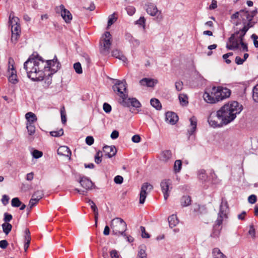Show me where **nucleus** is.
Returning a JSON list of instances; mask_svg holds the SVG:
<instances>
[{"instance_id": "1", "label": "nucleus", "mask_w": 258, "mask_h": 258, "mask_svg": "<svg viewBox=\"0 0 258 258\" xmlns=\"http://www.w3.org/2000/svg\"><path fill=\"white\" fill-rule=\"evenodd\" d=\"M257 14V10L249 12L245 9L241 10L232 14L231 16L232 23L238 26L242 24L243 27L239 31H237L229 38L226 44V48L229 50L242 49L243 51H247L248 47L243 42L244 36L250 28L255 24L253 21L254 17Z\"/></svg>"}, {"instance_id": "2", "label": "nucleus", "mask_w": 258, "mask_h": 258, "mask_svg": "<svg viewBox=\"0 0 258 258\" xmlns=\"http://www.w3.org/2000/svg\"><path fill=\"white\" fill-rule=\"evenodd\" d=\"M60 64L56 56L52 60L45 61L38 54H33L24 63V69L27 77L33 81H41L47 78L48 85L51 83L49 79L52 75L58 71Z\"/></svg>"}, {"instance_id": "3", "label": "nucleus", "mask_w": 258, "mask_h": 258, "mask_svg": "<svg viewBox=\"0 0 258 258\" xmlns=\"http://www.w3.org/2000/svg\"><path fill=\"white\" fill-rule=\"evenodd\" d=\"M242 109V105L238 102H229L217 111V117L223 124L227 125L233 121Z\"/></svg>"}, {"instance_id": "4", "label": "nucleus", "mask_w": 258, "mask_h": 258, "mask_svg": "<svg viewBox=\"0 0 258 258\" xmlns=\"http://www.w3.org/2000/svg\"><path fill=\"white\" fill-rule=\"evenodd\" d=\"M112 89L119 97L118 101L122 106L124 107L132 106L135 108H140L141 106V104L136 98L128 97L127 84L124 80H116V82L112 86Z\"/></svg>"}, {"instance_id": "5", "label": "nucleus", "mask_w": 258, "mask_h": 258, "mask_svg": "<svg viewBox=\"0 0 258 258\" xmlns=\"http://www.w3.org/2000/svg\"><path fill=\"white\" fill-rule=\"evenodd\" d=\"M20 20L18 17H15L13 14H10L9 16V23L11 26L12 37L13 42L16 43L21 33Z\"/></svg>"}, {"instance_id": "6", "label": "nucleus", "mask_w": 258, "mask_h": 258, "mask_svg": "<svg viewBox=\"0 0 258 258\" xmlns=\"http://www.w3.org/2000/svg\"><path fill=\"white\" fill-rule=\"evenodd\" d=\"M112 232L115 235H123L127 226L124 220L120 218H115L112 220L110 225Z\"/></svg>"}, {"instance_id": "7", "label": "nucleus", "mask_w": 258, "mask_h": 258, "mask_svg": "<svg viewBox=\"0 0 258 258\" xmlns=\"http://www.w3.org/2000/svg\"><path fill=\"white\" fill-rule=\"evenodd\" d=\"M112 36L109 32H106L102 35L100 41V51L103 55L109 53L112 43Z\"/></svg>"}, {"instance_id": "8", "label": "nucleus", "mask_w": 258, "mask_h": 258, "mask_svg": "<svg viewBox=\"0 0 258 258\" xmlns=\"http://www.w3.org/2000/svg\"><path fill=\"white\" fill-rule=\"evenodd\" d=\"M144 8L148 14L153 17H156L157 20L161 21L162 20V12L158 9L155 4L147 2L145 4Z\"/></svg>"}, {"instance_id": "9", "label": "nucleus", "mask_w": 258, "mask_h": 258, "mask_svg": "<svg viewBox=\"0 0 258 258\" xmlns=\"http://www.w3.org/2000/svg\"><path fill=\"white\" fill-rule=\"evenodd\" d=\"M213 90L216 92L218 101L229 97L231 95V91L227 88L213 87Z\"/></svg>"}, {"instance_id": "10", "label": "nucleus", "mask_w": 258, "mask_h": 258, "mask_svg": "<svg viewBox=\"0 0 258 258\" xmlns=\"http://www.w3.org/2000/svg\"><path fill=\"white\" fill-rule=\"evenodd\" d=\"M227 207L226 205V203H224L222 202L220 207V211L218 214V218L216 220V225L214 227V228L216 229L217 226H219L223 222V220L227 218Z\"/></svg>"}, {"instance_id": "11", "label": "nucleus", "mask_w": 258, "mask_h": 258, "mask_svg": "<svg viewBox=\"0 0 258 258\" xmlns=\"http://www.w3.org/2000/svg\"><path fill=\"white\" fill-rule=\"evenodd\" d=\"M153 189V186L146 182L144 183L142 187L140 194V203L143 204L145 201L147 194Z\"/></svg>"}, {"instance_id": "12", "label": "nucleus", "mask_w": 258, "mask_h": 258, "mask_svg": "<svg viewBox=\"0 0 258 258\" xmlns=\"http://www.w3.org/2000/svg\"><path fill=\"white\" fill-rule=\"evenodd\" d=\"M203 98L208 103H215L218 101L216 92H214L213 87L210 92L207 91L205 92Z\"/></svg>"}, {"instance_id": "13", "label": "nucleus", "mask_w": 258, "mask_h": 258, "mask_svg": "<svg viewBox=\"0 0 258 258\" xmlns=\"http://www.w3.org/2000/svg\"><path fill=\"white\" fill-rule=\"evenodd\" d=\"M171 182L169 179H164L161 181L160 186L162 191L164 195V198L166 200L169 196V187Z\"/></svg>"}, {"instance_id": "14", "label": "nucleus", "mask_w": 258, "mask_h": 258, "mask_svg": "<svg viewBox=\"0 0 258 258\" xmlns=\"http://www.w3.org/2000/svg\"><path fill=\"white\" fill-rule=\"evenodd\" d=\"M216 118L218 119L217 117V112H212L208 119V122L209 125L214 127H220L222 126L224 124L222 123L221 120H220V122H218L216 120Z\"/></svg>"}, {"instance_id": "15", "label": "nucleus", "mask_w": 258, "mask_h": 258, "mask_svg": "<svg viewBox=\"0 0 258 258\" xmlns=\"http://www.w3.org/2000/svg\"><path fill=\"white\" fill-rule=\"evenodd\" d=\"M59 10L60 11L61 16L66 23H69L72 19V15L69 10L64 8L63 5L59 6Z\"/></svg>"}, {"instance_id": "16", "label": "nucleus", "mask_w": 258, "mask_h": 258, "mask_svg": "<svg viewBox=\"0 0 258 258\" xmlns=\"http://www.w3.org/2000/svg\"><path fill=\"white\" fill-rule=\"evenodd\" d=\"M104 155L108 158H111L115 156L117 150L114 146H105L103 148Z\"/></svg>"}, {"instance_id": "17", "label": "nucleus", "mask_w": 258, "mask_h": 258, "mask_svg": "<svg viewBox=\"0 0 258 258\" xmlns=\"http://www.w3.org/2000/svg\"><path fill=\"white\" fill-rule=\"evenodd\" d=\"M178 117L177 114L173 112H167L165 114V120L167 122L171 124H174L178 121Z\"/></svg>"}, {"instance_id": "18", "label": "nucleus", "mask_w": 258, "mask_h": 258, "mask_svg": "<svg viewBox=\"0 0 258 258\" xmlns=\"http://www.w3.org/2000/svg\"><path fill=\"white\" fill-rule=\"evenodd\" d=\"M190 125L187 129V133L189 136L193 135L196 131L197 119L196 117L192 116L189 119Z\"/></svg>"}, {"instance_id": "19", "label": "nucleus", "mask_w": 258, "mask_h": 258, "mask_svg": "<svg viewBox=\"0 0 258 258\" xmlns=\"http://www.w3.org/2000/svg\"><path fill=\"white\" fill-rule=\"evenodd\" d=\"M25 118L26 119V125H35L34 123L37 120L36 115L32 112L26 113Z\"/></svg>"}, {"instance_id": "20", "label": "nucleus", "mask_w": 258, "mask_h": 258, "mask_svg": "<svg viewBox=\"0 0 258 258\" xmlns=\"http://www.w3.org/2000/svg\"><path fill=\"white\" fill-rule=\"evenodd\" d=\"M79 182L83 188L87 190L91 189L93 185L92 181L86 177L81 178Z\"/></svg>"}, {"instance_id": "21", "label": "nucleus", "mask_w": 258, "mask_h": 258, "mask_svg": "<svg viewBox=\"0 0 258 258\" xmlns=\"http://www.w3.org/2000/svg\"><path fill=\"white\" fill-rule=\"evenodd\" d=\"M172 158V153L170 150H165L162 151L159 157L160 160L164 162L167 163Z\"/></svg>"}, {"instance_id": "22", "label": "nucleus", "mask_w": 258, "mask_h": 258, "mask_svg": "<svg viewBox=\"0 0 258 258\" xmlns=\"http://www.w3.org/2000/svg\"><path fill=\"white\" fill-rule=\"evenodd\" d=\"M157 80L153 79L144 78L140 80V83L141 85L149 87H153L157 83Z\"/></svg>"}, {"instance_id": "23", "label": "nucleus", "mask_w": 258, "mask_h": 258, "mask_svg": "<svg viewBox=\"0 0 258 258\" xmlns=\"http://www.w3.org/2000/svg\"><path fill=\"white\" fill-rule=\"evenodd\" d=\"M24 239H25V243H24V250L26 252L30 243L31 241V236H30V232L28 229H26L24 231Z\"/></svg>"}, {"instance_id": "24", "label": "nucleus", "mask_w": 258, "mask_h": 258, "mask_svg": "<svg viewBox=\"0 0 258 258\" xmlns=\"http://www.w3.org/2000/svg\"><path fill=\"white\" fill-rule=\"evenodd\" d=\"M57 154L59 155L69 157L71 155V152L67 146H62L57 149Z\"/></svg>"}, {"instance_id": "25", "label": "nucleus", "mask_w": 258, "mask_h": 258, "mask_svg": "<svg viewBox=\"0 0 258 258\" xmlns=\"http://www.w3.org/2000/svg\"><path fill=\"white\" fill-rule=\"evenodd\" d=\"M14 60L10 57L9 59V66L8 68V76H14L17 75V71L14 67Z\"/></svg>"}, {"instance_id": "26", "label": "nucleus", "mask_w": 258, "mask_h": 258, "mask_svg": "<svg viewBox=\"0 0 258 258\" xmlns=\"http://www.w3.org/2000/svg\"><path fill=\"white\" fill-rule=\"evenodd\" d=\"M112 55L113 57L122 60L124 62H125L127 60L126 58L123 55L122 52L118 49L113 50L112 51Z\"/></svg>"}, {"instance_id": "27", "label": "nucleus", "mask_w": 258, "mask_h": 258, "mask_svg": "<svg viewBox=\"0 0 258 258\" xmlns=\"http://www.w3.org/2000/svg\"><path fill=\"white\" fill-rule=\"evenodd\" d=\"M168 222L169 227L171 228L176 226L179 223L178 219H177L176 215H172L168 217Z\"/></svg>"}, {"instance_id": "28", "label": "nucleus", "mask_w": 258, "mask_h": 258, "mask_svg": "<svg viewBox=\"0 0 258 258\" xmlns=\"http://www.w3.org/2000/svg\"><path fill=\"white\" fill-rule=\"evenodd\" d=\"M180 203L182 207H187L191 204V198L188 196H183L180 200Z\"/></svg>"}, {"instance_id": "29", "label": "nucleus", "mask_w": 258, "mask_h": 258, "mask_svg": "<svg viewBox=\"0 0 258 258\" xmlns=\"http://www.w3.org/2000/svg\"><path fill=\"white\" fill-rule=\"evenodd\" d=\"M214 258H226V256L218 248H215L213 250Z\"/></svg>"}, {"instance_id": "30", "label": "nucleus", "mask_w": 258, "mask_h": 258, "mask_svg": "<svg viewBox=\"0 0 258 258\" xmlns=\"http://www.w3.org/2000/svg\"><path fill=\"white\" fill-rule=\"evenodd\" d=\"M151 105L157 110L161 109L162 106L159 100L156 98H152L150 100Z\"/></svg>"}, {"instance_id": "31", "label": "nucleus", "mask_w": 258, "mask_h": 258, "mask_svg": "<svg viewBox=\"0 0 258 258\" xmlns=\"http://www.w3.org/2000/svg\"><path fill=\"white\" fill-rule=\"evenodd\" d=\"M179 100L180 101V104L182 106H185L187 105L188 102V97L186 94H180L178 96Z\"/></svg>"}, {"instance_id": "32", "label": "nucleus", "mask_w": 258, "mask_h": 258, "mask_svg": "<svg viewBox=\"0 0 258 258\" xmlns=\"http://www.w3.org/2000/svg\"><path fill=\"white\" fill-rule=\"evenodd\" d=\"M137 258H147L145 247L141 246L138 252Z\"/></svg>"}, {"instance_id": "33", "label": "nucleus", "mask_w": 258, "mask_h": 258, "mask_svg": "<svg viewBox=\"0 0 258 258\" xmlns=\"http://www.w3.org/2000/svg\"><path fill=\"white\" fill-rule=\"evenodd\" d=\"M2 228L4 232L8 235L12 229V226L9 223H4L2 224Z\"/></svg>"}, {"instance_id": "34", "label": "nucleus", "mask_w": 258, "mask_h": 258, "mask_svg": "<svg viewBox=\"0 0 258 258\" xmlns=\"http://www.w3.org/2000/svg\"><path fill=\"white\" fill-rule=\"evenodd\" d=\"M252 99L254 102H258V84L253 88Z\"/></svg>"}, {"instance_id": "35", "label": "nucleus", "mask_w": 258, "mask_h": 258, "mask_svg": "<svg viewBox=\"0 0 258 258\" xmlns=\"http://www.w3.org/2000/svg\"><path fill=\"white\" fill-rule=\"evenodd\" d=\"M182 162L180 160L175 161L174 165V170L175 172H179L181 169Z\"/></svg>"}, {"instance_id": "36", "label": "nucleus", "mask_w": 258, "mask_h": 258, "mask_svg": "<svg viewBox=\"0 0 258 258\" xmlns=\"http://www.w3.org/2000/svg\"><path fill=\"white\" fill-rule=\"evenodd\" d=\"M198 177L200 180L205 181L207 179V175L204 169H201L198 172Z\"/></svg>"}, {"instance_id": "37", "label": "nucleus", "mask_w": 258, "mask_h": 258, "mask_svg": "<svg viewBox=\"0 0 258 258\" xmlns=\"http://www.w3.org/2000/svg\"><path fill=\"white\" fill-rule=\"evenodd\" d=\"M74 68L75 72L78 74H81L83 72L81 64L80 62H76L74 64Z\"/></svg>"}, {"instance_id": "38", "label": "nucleus", "mask_w": 258, "mask_h": 258, "mask_svg": "<svg viewBox=\"0 0 258 258\" xmlns=\"http://www.w3.org/2000/svg\"><path fill=\"white\" fill-rule=\"evenodd\" d=\"M21 203L18 198H14L12 200L11 205L14 207H19L21 205Z\"/></svg>"}, {"instance_id": "39", "label": "nucleus", "mask_w": 258, "mask_h": 258, "mask_svg": "<svg viewBox=\"0 0 258 258\" xmlns=\"http://www.w3.org/2000/svg\"><path fill=\"white\" fill-rule=\"evenodd\" d=\"M50 134L51 136L54 137H59L63 135V131L61 128L57 131H52L50 132Z\"/></svg>"}, {"instance_id": "40", "label": "nucleus", "mask_w": 258, "mask_h": 258, "mask_svg": "<svg viewBox=\"0 0 258 258\" xmlns=\"http://www.w3.org/2000/svg\"><path fill=\"white\" fill-rule=\"evenodd\" d=\"M26 128L29 135L31 136L35 133V125H26Z\"/></svg>"}, {"instance_id": "41", "label": "nucleus", "mask_w": 258, "mask_h": 258, "mask_svg": "<svg viewBox=\"0 0 258 258\" xmlns=\"http://www.w3.org/2000/svg\"><path fill=\"white\" fill-rule=\"evenodd\" d=\"M8 80L9 82L13 84H16L19 81L17 75L14 76H8Z\"/></svg>"}, {"instance_id": "42", "label": "nucleus", "mask_w": 258, "mask_h": 258, "mask_svg": "<svg viewBox=\"0 0 258 258\" xmlns=\"http://www.w3.org/2000/svg\"><path fill=\"white\" fill-rule=\"evenodd\" d=\"M102 153L101 151L97 152L95 156V162L97 164L100 163L102 161Z\"/></svg>"}, {"instance_id": "43", "label": "nucleus", "mask_w": 258, "mask_h": 258, "mask_svg": "<svg viewBox=\"0 0 258 258\" xmlns=\"http://www.w3.org/2000/svg\"><path fill=\"white\" fill-rule=\"evenodd\" d=\"M204 209V207H201L199 205H195L192 208V210L197 214H199L202 213L201 210H203Z\"/></svg>"}, {"instance_id": "44", "label": "nucleus", "mask_w": 258, "mask_h": 258, "mask_svg": "<svg viewBox=\"0 0 258 258\" xmlns=\"http://www.w3.org/2000/svg\"><path fill=\"white\" fill-rule=\"evenodd\" d=\"M43 196V191L41 190H37L34 192L32 197L37 199L39 201L42 199Z\"/></svg>"}, {"instance_id": "45", "label": "nucleus", "mask_w": 258, "mask_h": 258, "mask_svg": "<svg viewBox=\"0 0 258 258\" xmlns=\"http://www.w3.org/2000/svg\"><path fill=\"white\" fill-rule=\"evenodd\" d=\"M140 229L141 231V235L143 238H149L150 237V234L146 232L145 228L144 227L141 226Z\"/></svg>"}, {"instance_id": "46", "label": "nucleus", "mask_w": 258, "mask_h": 258, "mask_svg": "<svg viewBox=\"0 0 258 258\" xmlns=\"http://www.w3.org/2000/svg\"><path fill=\"white\" fill-rule=\"evenodd\" d=\"M248 234L253 238L255 237V230L252 225L249 226Z\"/></svg>"}, {"instance_id": "47", "label": "nucleus", "mask_w": 258, "mask_h": 258, "mask_svg": "<svg viewBox=\"0 0 258 258\" xmlns=\"http://www.w3.org/2000/svg\"><path fill=\"white\" fill-rule=\"evenodd\" d=\"M126 10L127 14L130 16L133 15L136 12V9L135 8V7L131 6L127 7L126 8Z\"/></svg>"}, {"instance_id": "48", "label": "nucleus", "mask_w": 258, "mask_h": 258, "mask_svg": "<svg viewBox=\"0 0 258 258\" xmlns=\"http://www.w3.org/2000/svg\"><path fill=\"white\" fill-rule=\"evenodd\" d=\"M175 86L176 90L177 91H180L182 90L183 87V84L182 81H178L175 82Z\"/></svg>"}, {"instance_id": "49", "label": "nucleus", "mask_w": 258, "mask_h": 258, "mask_svg": "<svg viewBox=\"0 0 258 258\" xmlns=\"http://www.w3.org/2000/svg\"><path fill=\"white\" fill-rule=\"evenodd\" d=\"M32 155L34 158L37 159L41 157L43 155V153L41 151H38L37 150H34L32 152Z\"/></svg>"}, {"instance_id": "50", "label": "nucleus", "mask_w": 258, "mask_h": 258, "mask_svg": "<svg viewBox=\"0 0 258 258\" xmlns=\"http://www.w3.org/2000/svg\"><path fill=\"white\" fill-rule=\"evenodd\" d=\"M116 18L114 17V15L112 14L109 17L108 21V26L107 27H110L111 25H112L115 21H116Z\"/></svg>"}, {"instance_id": "51", "label": "nucleus", "mask_w": 258, "mask_h": 258, "mask_svg": "<svg viewBox=\"0 0 258 258\" xmlns=\"http://www.w3.org/2000/svg\"><path fill=\"white\" fill-rule=\"evenodd\" d=\"M39 200L36 198L32 197L29 201V207L30 209H31L33 207L35 206L38 202Z\"/></svg>"}, {"instance_id": "52", "label": "nucleus", "mask_w": 258, "mask_h": 258, "mask_svg": "<svg viewBox=\"0 0 258 258\" xmlns=\"http://www.w3.org/2000/svg\"><path fill=\"white\" fill-rule=\"evenodd\" d=\"M103 108L104 111L106 113H109L111 110V106L110 105L107 103H104L103 105Z\"/></svg>"}, {"instance_id": "53", "label": "nucleus", "mask_w": 258, "mask_h": 258, "mask_svg": "<svg viewBox=\"0 0 258 258\" xmlns=\"http://www.w3.org/2000/svg\"><path fill=\"white\" fill-rule=\"evenodd\" d=\"M111 258H120V255L118 251L115 249L111 250L110 252Z\"/></svg>"}, {"instance_id": "54", "label": "nucleus", "mask_w": 258, "mask_h": 258, "mask_svg": "<svg viewBox=\"0 0 258 258\" xmlns=\"http://www.w3.org/2000/svg\"><path fill=\"white\" fill-rule=\"evenodd\" d=\"M94 138L92 136H87L85 139L86 143L89 145L91 146L94 143Z\"/></svg>"}, {"instance_id": "55", "label": "nucleus", "mask_w": 258, "mask_h": 258, "mask_svg": "<svg viewBox=\"0 0 258 258\" xmlns=\"http://www.w3.org/2000/svg\"><path fill=\"white\" fill-rule=\"evenodd\" d=\"M87 203L89 205H90L91 208L92 210L93 211V212H96V211L98 210L97 207H96L93 201H92L91 200H88Z\"/></svg>"}, {"instance_id": "56", "label": "nucleus", "mask_w": 258, "mask_h": 258, "mask_svg": "<svg viewBox=\"0 0 258 258\" xmlns=\"http://www.w3.org/2000/svg\"><path fill=\"white\" fill-rule=\"evenodd\" d=\"M145 21H146L145 18L144 17H141L138 21H137L136 24H138L140 26H142L144 28Z\"/></svg>"}, {"instance_id": "57", "label": "nucleus", "mask_w": 258, "mask_h": 258, "mask_svg": "<svg viewBox=\"0 0 258 258\" xmlns=\"http://www.w3.org/2000/svg\"><path fill=\"white\" fill-rule=\"evenodd\" d=\"M13 218L12 215L11 214H8L7 213H5L4 214V221L5 223H8L10 222Z\"/></svg>"}, {"instance_id": "58", "label": "nucleus", "mask_w": 258, "mask_h": 258, "mask_svg": "<svg viewBox=\"0 0 258 258\" xmlns=\"http://www.w3.org/2000/svg\"><path fill=\"white\" fill-rule=\"evenodd\" d=\"M114 181L117 184H121L123 182V177L121 176L117 175L114 177Z\"/></svg>"}, {"instance_id": "59", "label": "nucleus", "mask_w": 258, "mask_h": 258, "mask_svg": "<svg viewBox=\"0 0 258 258\" xmlns=\"http://www.w3.org/2000/svg\"><path fill=\"white\" fill-rule=\"evenodd\" d=\"M248 201L250 204H254L256 201V197L254 195H251L249 196L248 198Z\"/></svg>"}, {"instance_id": "60", "label": "nucleus", "mask_w": 258, "mask_h": 258, "mask_svg": "<svg viewBox=\"0 0 258 258\" xmlns=\"http://www.w3.org/2000/svg\"><path fill=\"white\" fill-rule=\"evenodd\" d=\"M132 141L134 143H139L141 141V138L139 135H136L132 137Z\"/></svg>"}, {"instance_id": "61", "label": "nucleus", "mask_w": 258, "mask_h": 258, "mask_svg": "<svg viewBox=\"0 0 258 258\" xmlns=\"http://www.w3.org/2000/svg\"><path fill=\"white\" fill-rule=\"evenodd\" d=\"M8 245V243L6 240H2L0 241V247L5 249Z\"/></svg>"}, {"instance_id": "62", "label": "nucleus", "mask_w": 258, "mask_h": 258, "mask_svg": "<svg viewBox=\"0 0 258 258\" xmlns=\"http://www.w3.org/2000/svg\"><path fill=\"white\" fill-rule=\"evenodd\" d=\"M9 200V198L8 197V196L5 195L3 196V197L2 199V202L4 205H6L7 204H8Z\"/></svg>"}, {"instance_id": "63", "label": "nucleus", "mask_w": 258, "mask_h": 258, "mask_svg": "<svg viewBox=\"0 0 258 258\" xmlns=\"http://www.w3.org/2000/svg\"><path fill=\"white\" fill-rule=\"evenodd\" d=\"M119 133L117 131H113L111 134V138L112 139H116L118 137Z\"/></svg>"}, {"instance_id": "64", "label": "nucleus", "mask_w": 258, "mask_h": 258, "mask_svg": "<svg viewBox=\"0 0 258 258\" xmlns=\"http://www.w3.org/2000/svg\"><path fill=\"white\" fill-rule=\"evenodd\" d=\"M130 42L135 46H138L140 44L139 41L134 38H132L130 40Z\"/></svg>"}]
</instances>
